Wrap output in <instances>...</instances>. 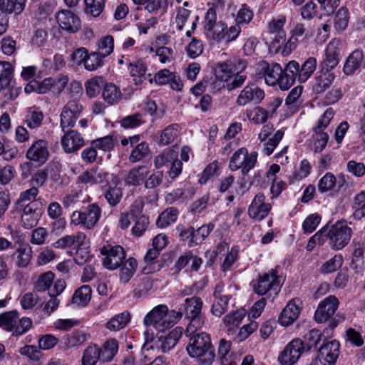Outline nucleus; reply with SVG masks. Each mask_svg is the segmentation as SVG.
<instances>
[{
    "instance_id": "nucleus-28",
    "label": "nucleus",
    "mask_w": 365,
    "mask_h": 365,
    "mask_svg": "<svg viewBox=\"0 0 365 365\" xmlns=\"http://www.w3.org/2000/svg\"><path fill=\"white\" fill-rule=\"evenodd\" d=\"M191 11L185 7H178L176 11L175 23L180 31H182L187 21L191 22L192 30L194 31L197 26L198 16H191Z\"/></svg>"
},
{
    "instance_id": "nucleus-7",
    "label": "nucleus",
    "mask_w": 365,
    "mask_h": 365,
    "mask_svg": "<svg viewBox=\"0 0 365 365\" xmlns=\"http://www.w3.org/2000/svg\"><path fill=\"white\" fill-rule=\"evenodd\" d=\"M22 208L21 221L22 226L26 229H31L35 227L43 212V205L41 199L33 200L23 206H19Z\"/></svg>"
},
{
    "instance_id": "nucleus-64",
    "label": "nucleus",
    "mask_w": 365,
    "mask_h": 365,
    "mask_svg": "<svg viewBox=\"0 0 365 365\" xmlns=\"http://www.w3.org/2000/svg\"><path fill=\"white\" fill-rule=\"evenodd\" d=\"M103 58L104 57L99 53L96 52L88 55L84 63L85 68L88 71H95L102 66Z\"/></svg>"
},
{
    "instance_id": "nucleus-58",
    "label": "nucleus",
    "mask_w": 365,
    "mask_h": 365,
    "mask_svg": "<svg viewBox=\"0 0 365 365\" xmlns=\"http://www.w3.org/2000/svg\"><path fill=\"white\" fill-rule=\"evenodd\" d=\"M342 264V256L341 255H335L322 265L321 271L323 273H331L340 268Z\"/></svg>"
},
{
    "instance_id": "nucleus-40",
    "label": "nucleus",
    "mask_w": 365,
    "mask_h": 365,
    "mask_svg": "<svg viewBox=\"0 0 365 365\" xmlns=\"http://www.w3.org/2000/svg\"><path fill=\"white\" fill-rule=\"evenodd\" d=\"M150 153L149 145L146 142L138 143L133 149L128 160L132 163L141 161L149 157Z\"/></svg>"
},
{
    "instance_id": "nucleus-32",
    "label": "nucleus",
    "mask_w": 365,
    "mask_h": 365,
    "mask_svg": "<svg viewBox=\"0 0 365 365\" xmlns=\"http://www.w3.org/2000/svg\"><path fill=\"white\" fill-rule=\"evenodd\" d=\"M226 24L219 21L217 24L205 30V34L210 44H216L225 41Z\"/></svg>"
},
{
    "instance_id": "nucleus-61",
    "label": "nucleus",
    "mask_w": 365,
    "mask_h": 365,
    "mask_svg": "<svg viewBox=\"0 0 365 365\" xmlns=\"http://www.w3.org/2000/svg\"><path fill=\"white\" fill-rule=\"evenodd\" d=\"M284 132L281 130H277L274 135L270 138L268 141L264 143L263 153L267 155H270L280 140L282 139Z\"/></svg>"
},
{
    "instance_id": "nucleus-59",
    "label": "nucleus",
    "mask_w": 365,
    "mask_h": 365,
    "mask_svg": "<svg viewBox=\"0 0 365 365\" xmlns=\"http://www.w3.org/2000/svg\"><path fill=\"white\" fill-rule=\"evenodd\" d=\"M104 197L108 203L114 207L118 205L122 197V190L120 187H110L104 193Z\"/></svg>"
},
{
    "instance_id": "nucleus-3",
    "label": "nucleus",
    "mask_w": 365,
    "mask_h": 365,
    "mask_svg": "<svg viewBox=\"0 0 365 365\" xmlns=\"http://www.w3.org/2000/svg\"><path fill=\"white\" fill-rule=\"evenodd\" d=\"M166 305H158L153 308L144 318V324L147 327L153 326L159 331L173 327L175 319H170L171 314L168 312Z\"/></svg>"
},
{
    "instance_id": "nucleus-53",
    "label": "nucleus",
    "mask_w": 365,
    "mask_h": 365,
    "mask_svg": "<svg viewBox=\"0 0 365 365\" xmlns=\"http://www.w3.org/2000/svg\"><path fill=\"white\" fill-rule=\"evenodd\" d=\"M229 298L227 296L215 297V301L211 308V312L213 315L220 317L227 310Z\"/></svg>"
},
{
    "instance_id": "nucleus-31",
    "label": "nucleus",
    "mask_w": 365,
    "mask_h": 365,
    "mask_svg": "<svg viewBox=\"0 0 365 365\" xmlns=\"http://www.w3.org/2000/svg\"><path fill=\"white\" fill-rule=\"evenodd\" d=\"M86 237V236L83 232H78L72 235H66L53 242V246L58 249H64L72 246H82Z\"/></svg>"
},
{
    "instance_id": "nucleus-46",
    "label": "nucleus",
    "mask_w": 365,
    "mask_h": 365,
    "mask_svg": "<svg viewBox=\"0 0 365 365\" xmlns=\"http://www.w3.org/2000/svg\"><path fill=\"white\" fill-rule=\"evenodd\" d=\"M13 67L9 62L0 61V88H9L11 81Z\"/></svg>"
},
{
    "instance_id": "nucleus-47",
    "label": "nucleus",
    "mask_w": 365,
    "mask_h": 365,
    "mask_svg": "<svg viewBox=\"0 0 365 365\" xmlns=\"http://www.w3.org/2000/svg\"><path fill=\"white\" fill-rule=\"evenodd\" d=\"M43 120L42 111L38 109H29L26 115L24 123L31 129L38 128Z\"/></svg>"
},
{
    "instance_id": "nucleus-63",
    "label": "nucleus",
    "mask_w": 365,
    "mask_h": 365,
    "mask_svg": "<svg viewBox=\"0 0 365 365\" xmlns=\"http://www.w3.org/2000/svg\"><path fill=\"white\" fill-rule=\"evenodd\" d=\"M245 316V310H237L227 314L223 318V322L227 326L237 327Z\"/></svg>"
},
{
    "instance_id": "nucleus-24",
    "label": "nucleus",
    "mask_w": 365,
    "mask_h": 365,
    "mask_svg": "<svg viewBox=\"0 0 365 365\" xmlns=\"http://www.w3.org/2000/svg\"><path fill=\"white\" fill-rule=\"evenodd\" d=\"M260 74L262 73L266 83L269 86L278 85L279 75H282V67L277 63H268L263 61L259 64Z\"/></svg>"
},
{
    "instance_id": "nucleus-26",
    "label": "nucleus",
    "mask_w": 365,
    "mask_h": 365,
    "mask_svg": "<svg viewBox=\"0 0 365 365\" xmlns=\"http://www.w3.org/2000/svg\"><path fill=\"white\" fill-rule=\"evenodd\" d=\"M149 173L148 167L139 165L129 170L125 178V183L129 186H139L145 182V179Z\"/></svg>"
},
{
    "instance_id": "nucleus-30",
    "label": "nucleus",
    "mask_w": 365,
    "mask_h": 365,
    "mask_svg": "<svg viewBox=\"0 0 365 365\" xmlns=\"http://www.w3.org/2000/svg\"><path fill=\"white\" fill-rule=\"evenodd\" d=\"M364 63V53L362 51H354L346 58L344 66V72L346 75H351L361 68Z\"/></svg>"
},
{
    "instance_id": "nucleus-19",
    "label": "nucleus",
    "mask_w": 365,
    "mask_h": 365,
    "mask_svg": "<svg viewBox=\"0 0 365 365\" xmlns=\"http://www.w3.org/2000/svg\"><path fill=\"white\" fill-rule=\"evenodd\" d=\"M271 208V205L265 202V196L258 193L249 206L248 215L251 218L260 221L268 215Z\"/></svg>"
},
{
    "instance_id": "nucleus-48",
    "label": "nucleus",
    "mask_w": 365,
    "mask_h": 365,
    "mask_svg": "<svg viewBox=\"0 0 365 365\" xmlns=\"http://www.w3.org/2000/svg\"><path fill=\"white\" fill-rule=\"evenodd\" d=\"M31 248L29 247H21L17 249L14 255H16V265L19 267H26L31 259Z\"/></svg>"
},
{
    "instance_id": "nucleus-2",
    "label": "nucleus",
    "mask_w": 365,
    "mask_h": 365,
    "mask_svg": "<svg viewBox=\"0 0 365 365\" xmlns=\"http://www.w3.org/2000/svg\"><path fill=\"white\" fill-rule=\"evenodd\" d=\"M252 283L255 293L260 296L265 295L272 301L282 287V282L276 269H271L267 272L259 274Z\"/></svg>"
},
{
    "instance_id": "nucleus-9",
    "label": "nucleus",
    "mask_w": 365,
    "mask_h": 365,
    "mask_svg": "<svg viewBox=\"0 0 365 365\" xmlns=\"http://www.w3.org/2000/svg\"><path fill=\"white\" fill-rule=\"evenodd\" d=\"M246 67V61L234 57L225 62L217 63L215 68V74L217 78L227 82L235 73H242Z\"/></svg>"
},
{
    "instance_id": "nucleus-56",
    "label": "nucleus",
    "mask_w": 365,
    "mask_h": 365,
    "mask_svg": "<svg viewBox=\"0 0 365 365\" xmlns=\"http://www.w3.org/2000/svg\"><path fill=\"white\" fill-rule=\"evenodd\" d=\"M349 11L344 8H340L336 12L334 18V27L338 31H344L348 26Z\"/></svg>"
},
{
    "instance_id": "nucleus-52",
    "label": "nucleus",
    "mask_w": 365,
    "mask_h": 365,
    "mask_svg": "<svg viewBox=\"0 0 365 365\" xmlns=\"http://www.w3.org/2000/svg\"><path fill=\"white\" fill-rule=\"evenodd\" d=\"M177 157V153L173 150L165 151L155 158V167L159 169L163 166H168Z\"/></svg>"
},
{
    "instance_id": "nucleus-36",
    "label": "nucleus",
    "mask_w": 365,
    "mask_h": 365,
    "mask_svg": "<svg viewBox=\"0 0 365 365\" xmlns=\"http://www.w3.org/2000/svg\"><path fill=\"white\" fill-rule=\"evenodd\" d=\"M26 0H0V11L6 14H21L24 9Z\"/></svg>"
},
{
    "instance_id": "nucleus-25",
    "label": "nucleus",
    "mask_w": 365,
    "mask_h": 365,
    "mask_svg": "<svg viewBox=\"0 0 365 365\" xmlns=\"http://www.w3.org/2000/svg\"><path fill=\"white\" fill-rule=\"evenodd\" d=\"M340 344L336 340H331L327 342H324L320 346L318 354H320L321 358H324L325 361H329L334 365L339 354Z\"/></svg>"
},
{
    "instance_id": "nucleus-15",
    "label": "nucleus",
    "mask_w": 365,
    "mask_h": 365,
    "mask_svg": "<svg viewBox=\"0 0 365 365\" xmlns=\"http://www.w3.org/2000/svg\"><path fill=\"white\" fill-rule=\"evenodd\" d=\"M341 42L338 38L332 39L327 46L326 57L322 62V69L329 71L334 68L340 60Z\"/></svg>"
},
{
    "instance_id": "nucleus-11",
    "label": "nucleus",
    "mask_w": 365,
    "mask_h": 365,
    "mask_svg": "<svg viewBox=\"0 0 365 365\" xmlns=\"http://www.w3.org/2000/svg\"><path fill=\"white\" fill-rule=\"evenodd\" d=\"M101 254L104 256L103 265L108 269L114 270L120 267L125 259L124 249L120 245L104 246L101 249Z\"/></svg>"
},
{
    "instance_id": "nucleus-54",
    "label": "nucleus",
    "mask_w": 365,
    "mask_h": 365,
    "mask_svg": "<svg viewBox=\"0 0 365 365\" xmlns=\"http://www.w3.org/2000/svg\"><path fill=\"white\" fill-rule=\"evenodd\" d=\"M318 190L324 193L335 189V175L331 173H327L318 182Z\"/></svg>"
},
{
    "instance_id": "nucleus-23",
    "label": "nucleus",
    "mask_w": 365,
    "mask_h": 365,
    "mask_svg": "<svg viewBox=\"0 0 365 365\" xmlns=\"http://www.w3.org/2000/svg\"><path fill=\"white\" fill-rule=\"evenodd\" d=\"M301 300L297 298L289 301L279 315V322L280 324L288 326L296 320L301 312Z\"/></svg>"
},
{
    "instance_id": "nucleus-37",
    "label": "nucleus",
    "mask_w": 365,
    "mask_h": 365,
    "mask_svg": "<svg viewBox=\"0 0 365 365\" xmlns=\"http://www.w3.org/2000/svg\"><path fill=\"white\" fill-rule=\"evenodd\" d=\"M118 351V343L115 339H110L107 340L100 348V354L101 361L109 362L110 361Z\"/></svg>"
},
{
    "instance_id": "nucleus-5",
    "label": "nucleus",
    "mask_w": 365,
    "mask_h": 365,
    "mask_svg": "<svg viewBox=\"0 0 365 365\" xmlns=\"http://www.w3.org/2000/svg\"><path fill=\"white\" fill-rule=\"evenodd\" d=\"M101 216V209L96 203H92L83 211H74L71 222L75 225H81L86 229L93 228Z\"/></svg>"
},
{
    "instance_id": "nucleus-49",
    "label": "nucleus",
    "mask_w": 365,
    "mask_h": 365,
    "mask_svg": "<svg viewBox=\"0 0 365 365\" xmlns=\"http://www.w3.org/2000/svg\"><path fill=\"white\" fill-rule=\"evenodd\" d=\"M246 115L248 119L256 124L263 123L268 118V114L266 113V109L257 106L253 109L247 110L246 111Z\"/></svg>"
},
{
    "instance_id": "nucleus-41",
    "label": "nucleus",
    "mask_w": 365,
    "mask_h": 365,
    "mask_svg": "<svg viewBox=\"0 0 365 365\" xmlns=\"http://www.w3.org/2000/svg\"><path fill=\"white\" fill-rule=\"evenodd\" d=\"M179 212L177 208L171 207L165 210L158 217L156 225L163 228L175 222L178 216Z\"/></svg>"
},
{
    "instance_id": "nucleus-50",
    "label": "nucleus",
    "mask_w": 365,
    "mask_h": 365,
    "mask_svg": "<svg viewBox=\"0 0 365 365\" xmlns=\"http://www.w3.org/2000/svg\"><path fill=\"white\" fill-rule=\"evenodd\" d=\"M302 91L303 87L302 86H297L292 89L285 99V104L288 106V108L291 110L292 113L298 108L297 101L302 95Z\"/></svg>"
},
{
    "instance_id": "nucleus-21",
    "label": "nucleus",
    "mask_w": 365,
    "mask_h": 365,
    "mask_svg": "<svg viewBox=\"0 0 365 365\" xmlns=\"http://www.w3.org/2000/svg\"><path fill=\"white\" fill-rule=\"evenodd\" d=\"M56 20L60 27L69 33H75L81 28L80 19L70 11H59Z\"/></svg>"
},
{
    "instance_id": "nucleus-10",
    "label": "nucleus",
    "mask_w": 365,
    "mask_h": 365,
    "mask_svg": "<svg viewBox=\"0 0 365 365\" xmlns=\"http://www.w3.org/2000/svg\"><path fill=\"white\" fill-rule=\"evenodd\" d=\"M203 302L200 297L187 298L183 304L184 312L190 320V326L200 328L205 322V317L202 314Z\"/></svg>"
},
{
    "instance_id": "nucleus-42",
    "label": "nucleus",
    "mask_w": 365,
    "mask_h": 365,
    "mask_svg": "<svg viewBox=\"0 0 365 365\" xmlns=\"http://www.w3.org/2000/svg\"><path fill=\"white\" fill-rule=\"evenodd\" d=\"M19 313L16 310L6 312L0 314V328L6 331H12L16 325L19 319Z\"/></svg>"
},
{
    "instance_id": "nucleus-44",
    "label": "nucleus",
    "mask_w": 365,
    "mask_h": 365,
    "mask_svg": "<svg viewBox=\"0 0 365 365\" xmlns=\"http://www.w3.org/2000/svg\"><path fill=\"white\" fill-rule=\"evenodd\" d=\"M102 96L106 102L112 105L120 101L122 94L115 85L107 83L103 88Z\"/></svg>"
},
{
    "instance_id": "nucleus-57",
    "label": "nucleus",
    "mask_w": 365,
    "mask_h": 365,
    "mask_svg": "<svg viewBox=\"0 0 365 365\" xmlns=\"http://www.w3.org/2000/svg\"><path fill=\"white\" fill-rule=\"evenodd\" d=\"M145 123L140 113H135L124 117L120 121V124L125 128H134Z\"/></svg>"
},
{
    "instance_id": "nucleus-51",
    "label": "nucleus",
    "mask_w": 365,
    "mask_h": 365,
    "mask_svg": "<svg viewBox=\"0 0 365 365\" xmlns=\"http://www.w3.org/2000/svg\"><path fill=\"white\" fill-rule=\"evenodd\" d=\"M178 127L177 124H172L166 127L160 135V143L167 145L173 142L179 134Z\"/></svg>"
},
{
    "instance_id": "nucleus-1",
    "label": "nucleus",
    "mask_w": 365,
    "mask_h": 365,
    "mask_svg": "<svg viewBox=\"0 0 365 365\" xmlns=\"http://www.w3.org/2000/svg\"><path fill=\"white\" fill-rule=\"evenodd\" d=\"M186 350L190 357L198 359V365H212L215 361V349L210 335L205 332L191 336Z\"/></svg>"
},
{
    "instance_id": "nucleus-62",
    "label": "nucleus",
    "mask_w": 365,
    "mask_h": 365,
    "mask_svg": "<svg viewBox=\"0 0 365 365\" xmlns=\"http://www.w3.org/2000/svg\"><path fill=\"white\" fill-rule=\"evenodd\" d=\"M91 145L96 149H99L103 151H110L114 148V142L112 136L106 135L105 137L93 140L91 142Z\"/></svg>"
},
{
    "instance_id": "nucleus-55",
    "label": "nucleus",
    "mask_w": 365,
    "mask_h": 365,
    "mask_svg": "<svg viewBox=\"0 0 365 365\" xmlns=\"http://www.w3.org/2000/svg\"><path fill=\"white\" fill-rule=\"evenodd\" d=\"M106 0H85L86 11L93 17H98L103 12Z\"/></svg>"
},
{
    "instance_id": "nucleus-8",
    "label": "nucleus",
    "mask_w": 365,
    "mask_h": 365,
    "mask_svg": "<svg viewBox=\"0 0 365 365\" xmlns=\"http://www.w3.org/2000/svg\"><path fill=\"white\" fill-rule=\"evenodd\" d=\"M305 349L304 342L301 339H294L279 354L277 360L281 365H294Z\"/></svg>"
},
{
    "instance_id": "nucleus-34",
    "label": "nucleus",
    "mask_w": 365,
    "mask_h": 365,
    "mask_svg": "<svg viewBox=\"0 0 365 365\" xmlns=\"http://www.w3.org/2000/svg\"><path fill=\"white\" fill-rule=\"evenodd\" d=\"M335 76L333 73L322 69L314 78L315 82L313 86L314 93L319 94L324 92L329 88Z\"/></svg>"
},
{
    "instance_id": "nucleus-18",
    "label": "nucleus",
    "mask_w": 365,
    "mask_h": 365,
    "mask_svg": "<svg viewBox=\"0 0 365 365\" xmlns=\"http://www.w3.org/2000/svg\"><path fill=\"white\" fill-rule=\"evenodd\" d=\"M110 178V173L98 167H93L83 172L78 177V182L91 185L96 184L108 183Z\"/></svg>"
},
{
    "instance_id": "nucleus-29",
    "label": "nucleus",
    "mask_w": 365,
    "mask_h": 365,
    "mask_svg": "<svg viewBox=\"0 0 365 365\" xmlns=\"http://www.w3.org/2000/svg\"><path fill=\"white\" fill-rule=\"evenodd\" d=\"M119 280L120 284H126L135 273L138 267V262L133 257H129L123 261L120 266Z\"/></svg>"
},
{
    "instance_id": "nucleus-35",
    "label": "nucleus",
    "mask_w": 365,
    "mask_h": 365,
    "mask_svg": "<svg viewBox=\"0 0 365 365\" xmlns=\"http://www.w3.org/2000/svg\"><path fill=\"white\" fill-rule=\"evenodd\" d=\"M317 65V59L314 57H309L298 68V81L300 83L307 81L316 70Z\"/></svg>"
},
{
    "instance_id": "nucleus-4",
    "label": "nucleus",
    "mask_w": 365,
    "mask_h": 365,
    "mask_svg": "<svg viewBox=\"0 0 365 365\" xmlns=\"http://www.w3.org/2000/svg\"><path fill=\"white\" fill-rule=\"evenodd\" d=\"M257 153L254 151L250 153L246 148H240L232 155L229 168L232 171L241 169L243 175H247L256 165Z\"/></svg>"
},
{
    "instance_id": "nucleus-17",
    "label": "nucleus",
    "mask_w": 365,
    "mask_h": 365,
    "mask_svg": "<svg viewBox=\"0 0 365 365\" xmlns=\"http://www.w3.org/2000/svg\"><path fill=\"white\" fill-rule=\"evenodd\" d=\"M264 98V91L255 84L246 86L238 96L236 103L244 106L250 103H259Z\"/></svg>"
},
{
    "instance_id": "nucleus-20",
    "label": "nucleus",
    "mask_w": 365,
    "mask_h": 365,
    "mask_svg": "<svg viewBox=\"0 0 365 365\" xmlns=\"http://www.w3.org/2000/svg\"><path fill=\"white\" fill-rule=\"evenodd\" d=\"M299 68V63L296 61L288 62L284 69L282 68V75H279L278 86L281 90H288L295 82Z\"/></svg>"
},
{
    "instance_id": "nucleus-33",
    "label": "nucleus",
    "mask_w": 365,
    "mask_h": 365,
    "mask_svg": "<svg viewBox=\"0 0 365 365\" xmlns=\"http://www.w3.org/2000/svg\"><path fill=\"white\" fill-rule=\"evenodd\" d=\"M68 82V78L63 76L59 78H45L42 82L38 81L37 93H46L51 88H55L58 91H61L66 86Z\"/></svg>"
},
{
    "instance_id": "nucleus-14",
    "label": "nucleus",
    "mask_w": 365,
    "mask_h": 365,
    "mask_svg": "<svg viewBox=\"0 0 365 365\" xmlns=\"http://www.w3.org/2000/svg\"><path fill=\"white\" fill-rule=\"evenodd\" d=\"M339 305L338 299L330 295L323 299L318 305L314 313V319L318 323H324L336 312Z\"/></svg>"
},
{
    "instance_id": "nucleus-27",
    "label": "nucleus",
    "mask_w": 365,
    "mask_h": 365,
    "mask_svg": "<svg viewBox=\"0 0 365 365\" xmlns=\"http://www.w3.org/2000/svg\"><path fill=\"white\" fill-rule=\"evenodd\" d=\"M182 336V329L176 327L170 331L166 336H160L157 345L163 352H167L173 348Z\"/></svg>"
},
{
    "instance_id": "nucleus-13",
    "label": "nucleus",
    "mask_w": 365,
    "mask_h": 365,
    "mask_svg": "<svg viewBox=\"0 0 365 365\" xmlns=\"http://www.w3.org/2000/svg\"><path fill=\"white\" fill-rule=\"evenodd\" d=\"M49 156L48 143L43 139L34 141L26 153V157L28 160L36 163L38 165L46 163Z\"/></svg>"
},
{
    "instance_id": "nucleus-16",
    "label": "nucleus",
    "mask_w": 365,
    "mask_h": 365,
    "mask_svg": "<svg viewBox=\"0 0 365 365\" xmlns=\"http://www.w3.org/2000/svg\"><path fill=\"white\" fill-rule=\"evenodd\" d=\"M62 131L64 134L61 137V143L65 153H75L84 145V138L77 130H71L68 128Z\"/></svg>"
},
{
    "instance_id": "nucleus-12",
    "label": "nucleus",
    "mask_w": 365,
    "mask_h": 365,
    "mask_svg": "<svg viewBox=\"0 0 365 365\" xmlns=\"http://www.w3.org/2000/svg\"><path fill=\"white\" fill-rule=\"evenodd\" d=\"M83 109L82 105L78 101L76 100L68 101L61 113V130H65V128L73 127Z\"/></svg>"
},
{
    "instance_id": "nucleus-60",
    "label": "nucleus",
    "mask_w": 365,
    "mask_h": 365,
    "mask_svg": "<svg viewBox=\"0 0 365 365\" xmlns=\"http://www.w3.org/2000/svg\"><path fill=\"white\" fill-rule=\"evenodd\" d=\"M252 11L246 4H243L237 11L235 23L240 26L242 24L247 25L252 21Z\"/></svg>"
},
{
    "instance_id": "nucleus-22",
    "label": "nucleus",
    "mask_w": 365,
    "mask_h": 365,
    "mask_svg": "<svg viewBox=\"0 0 365 365\" xmlns=\"http://www.w3.org/2000/svg\"><path fill=\"white\" fill-rule=\"evenodd\" d=\"M128 69L130 76L133 78L135 84L141 85L146 81L149 83H153V79L151 78V74L146 73L147 66L142 59H138L134 62L129 63Z\"/></svg>"
},
{
    "instance_id": "nucleus-38",
    "label": "nucleus",
    "mask_w": 365,
    "mask_h": 365,
    "mask_svg": "<svg viewBox=\"0 0 365 365\" xmlns=\"http://www.w3.org/2000/svg\"><path fill=\"white\" fill-rule=\"evenodd\" d=\"M88 334L81 330H76L63 337V342L67 348L82 345L88 339Z\"/></svg>"
},
{
    "instance_id": "nucleus-6",
    "label": "nucleus",
    "mask_w": 365,
    "mask_h": 365,
    "mask_svg": "<svg viewBox=\"0 0 365 365\" xmlns=\"http://www.w3.org/2000/svg\"><path fill=\"white\" fill-rule=\"evenodd\" d=\"M351 229L344 222L338 221L327 232L331 247L336 250L344 247L350 240Z\"/></svg>"
},
{
    "instance_id": "nucleus-45",
    "label": "nucleus",
    "mask_w": 365,
    "mask_h": 365,
    "mask_svg": "<svg viewBox=\"0 0 365 365\" xmlns=\"http://www.w3.org/2000/svg\"><path fill=\"white\" fill-rule=\"evenodd\" d=\"M91 288L88 285H83L78 288L72 297V302L77 305L85 306L91 299Z\"/></svg>"
},
{
    "instance_id": "nucleus-43",
    "label": "nucleus",
    "mask_w": 365,
    "mask_h": 365,
    "mask_svg": "<svg viewBox=\"0 0 365 365\" xmlns=\"http://www.w3.org/2000/svg\"><path fill=\"white\" fill-rule=\"evenodd\" d=\"M130 318L129 312H123L111 318L106 324V328L110 331H118L127 325Z\"/></svg>"
},
{
    "instance_id": "nucleus-39",
    "label": "nucleus",
    "mask_w": 365,
    "mask_h": 365,
    "mask_svg": "<svg viewBox=\"0 0 365 365\" xmlns=\"http://www.w3.org/2000/svg\"><path fill=\"white\" fill-rule=\"evenodd\" d=\"M101 361L100 347L96 344H91L84 350L82 356V365H96Z\"/></svg>"
}]
</instances>
